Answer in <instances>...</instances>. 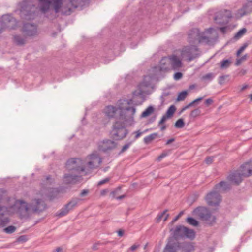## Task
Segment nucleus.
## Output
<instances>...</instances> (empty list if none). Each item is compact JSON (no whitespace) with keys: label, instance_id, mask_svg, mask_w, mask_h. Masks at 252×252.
<instances>
[{"label":"nucleus","instance_id":"nucleus-1","mask_svg":"<svg viewBox=\"0 0 252 252\" xmlns=\"http://www.w3.org/2000/svg\"><path fill=\"white\" fill-rule=\"evenodd\" d=\"M88 0H38L40 11L45 14L52 7L55 13L61 12L62 15H69L73 10L82 7Z\"/></svg>","mask_w":252,"mask_h":252},{"label":"nucleus","instance_id":"nucleus-2","mask_svg":"<svg viewBox=\"0 0 252 252\" xmlns=\"http://www.w3.org/2000/svg\"><path fill=\"white\" fill-rule=\"evenodd\" d=\"M30 211V204L28 205L25 201L10 197L4 200L3 195L0 194V214L9 215L17 213L21 217H25Z\"/></svg>","mask_w":252,"mask_h":252},{"label":"nucleus","instance_id":"nucleus-3","mask_svg":"<svg viewBox=\"0 0 252 252\" xmlns=\"http://www.w3.org/2000/svg\"><path fill=\"white\" fill-rule=\"evenodd\" d=\"M216 29L209 28L204 32H200L197 28H193L188 32V40L190 44L200 43L204 45H212L218 39Z\"/></svg>","mask_w":252,"mask_h":252},{"label":"nucleus","instance_id":"nucleus-4","mask_svg":"<svg viewBox=\"0 0 252 252\" xmlns=\"http://www.w3.org/2000/svg\"><path fill=\"white\" fill-rule=\"evenodd\" d=\"M132 99H120L118 102L119 111V120L126 125H131L134 122L136 113L135 105Z\"/></svg>","mask_w":252,"mask_h":252},{"label":"nucleus","instance_id":"nucleus-5","mask_svg":"<svg viewBox=\"0 0 252 252\" xmlns=\"http://www.w3.org/2000/svg\"><path fill=\"white\" fill-rule=\"evenodd\" d=\"M20 15L24 20L33 19L36 15L35 5L29 0H24L20 4Z\"/></svg>","mask_w":252,"mask_h":252},{"label":"nucleus","instance_id":"nucleus-6","mask_svg":"<svg viewBox=\"0 0 252 252\" xmlns=\"http://www.w3.org/2000/svg\"><path fill=\"white\" fill-rule=\"evenodd\" d=\"M193 215L196 216L209 225H212L216 221V217L212 215L210 210L205 207L199 206L192 212Z\"/></svg>","mask_w":252,"mask_h":252},{"label":"nucleus","instance_id":"nucleus-7","mask_svg":"<svg viewBox=\"0 0 252 252\" xmlns=\"http://www.w3.org/2000/svg\"><path fill=\"white\" fill-rule=\"evenodd\" d=\"M80 162L81 160L79 158H71L66 162V168L69 171L72 173L80 174L82 172L83 176L90 174L89 170H86L84 166L80 165Z\"/></svg>","mask_w":252,"mask_h":252},{"label":"nucleus","instance_id":"nucleus-8","mask_svg":"<svg viewBox=\"0 0 252 252\" xmlns=\"http://www.w3.org/2000/svg\"><path fill=\"white\" fill-rule=\"evenodd\" d=\"M126 125L119 121H116L111 132V137L116 140H120L126 137L128 133L127 129L125 128Z\"/></svg>","mask_w":252,"mask_h":252},{"label":"nucleus","instance_id":"nucleus-9","mask_svg":"<svg viewBox=\"0 0 252 252\" xmlns=\"http://www.w3.org/2000/svg\"><path fill=\"white\" fill-rule=\"evenodd\" d=\"M220 182L215 186V189L207 194L205 197V200L207 204L212 207H216L219 205L220 201Z\"/></svg>","mask_w":252,"mask_h":252},{"label":"nucleus","instance_id":"nucleus-10","mask_svg":"<svg viewBox=\"0 0 252 252\" xmlns=\"http://www.w3.org/2000/svg\"><path fill=\"white\" fill-rule=\"evenodd\" d=\"M86 160H87L86 166L88 168L86 170H89L90 173H91V170L97 168L102 162V158L96 151L88 155Z\"/></svg>","mask_w":252,"mask_h":252},{"label":"nucleus","instance_id":"nucleus-11","mask_svg":"<svg viewBox=\"0 0 252 252\" xmlns=\"http://www.w3.org/2000/svg\"><path fill=\"white\" fill-rule=\"evenodd\" d=\"M198 49L194 45L184 47L181 51V56L186 58L188 61H191L199 55L198 53Z\"/></svg>","mask_w":252,"mask_h":252},{"label":"nucleus","instance_id":"nucleus-12","mask_svg":"<svg viewBox=\"0 0 252 252\" xmlns=\"http://www.w3.org/2000/svg\"><path fill=\"white\" fill-rule=\"evenodd\" d=\"M47 208V205L41 199H35L30 204L31 211L34 213H40L44 211Z\"/></svg>","mask_w":252,"mask_h":252},{"label":"nucleus","instance_id":"nucleus-13","mask_svg":"<svg viewBox=\"0 0 252 252\" xmlns=\"http://www.w3.org/2000/svg\"><path fill=\"white\" fill-rule=\"evenodd\" d=\"M1 25L5 28L10 29H14L17 26V21L10 14L4 15L1 17V20L0 21Z\"/></svg>","mask_w":252,"mask_h":252},{"label":"nucleus","instance_id":"nucleus-14","mask_svg":"<svg viewBox=\"0 0 252 252\" xmlns=\"http://www.w3.org/2000/svg\"><path fill=\"white\" fill-rule=\"evenodd\" d=\"M22 32L27 36H34L37 33V26L35 24L25 23L23 24Z\"/></svg>","mask_w":252,"mask_h":252},{"label":"nucleus","instance_id":"nucleus-15","mask_svg":"<svg viewBox=\"0 0 252 252\" xmlns=\"http://www.w3.org/2000/svg\"><path fill=\"white\" fill-rule=\"evenodd\" d=\"M117 143L109 139H105L98 143V147L100 151L106 152L115 149Z\"/></svg>","mask_w":252,"mask_h":252},{"label":"nucleus","instance_id":"nucleus-16","mask_svg":"<svg viewBox=\"0 0 252 252\" xmlns=\"http://www.w3.org/2000/svg\"><path fill=\"white\" fill-rule=\"evenodd\" d=\"M151 77L149 76H145L143 81L140 83L138 87L139 88V91H135L133 92V94L134 96L141 95L143 93H145L144 89L147 87H149L151 85Z\"/></svg>","mask_w":252,"mask_h":252},{"label":"nucleus","instance_id":"nucleus-17","mask_svg":"<svg viewBox=\"0 0 252 252\" xmlns=\"http://www.w3.org/2000/svg\"><path fill=\"white\" fill-rule=\"evenodd\" d=\"M82 179V176L71 173L65 174L63 176V182L66 184H75Z\"/></svg>","mask_w":252,"mask_h":252},{"label":"nucleus","instance_id":"nucleus-18","mask_svg":"<svg viewBox=\"0 0 252 252\" xmlns=\"http://www.w3.org/2000/svg\"><path fill=\"white\" fill-rule=\"evenodd\" d=\"M179 242L173 237H169L164 249L163 252H177L179 250Z\"/></svg>","mask_w":252,"mask_h":252},{"label":"nucleus","instance_id":"nucleus-19","mask_svg":"<svg viewBox=\"0 0 252 252\" xmlns=\"http://www.w3.org/2000/svg\"><path fill=\"white\" fill-rule=\"evenodd\" d=\"M244 177H248L252 175V160L246 162L238 169Z\"/></svg>","mask_w":252,"mask_h":252},{"label":"nucleus","instance_id":"nucleus-20","mask_svg":"<svg viewBox=\"0 0 252 252\" xmlns=\"http://www.w3.org/2000/svg\"><path fill=\"white\" fill-rule=\"evenodd\" d=\"M170 69L174 70H179L183 65L181 60L175 55H172L169 56Z\"/></svg>","mask_w":252,"mask_h":252},{"label":"nucleus","instance_id":"nucleus-21","mask_svg":"<svg viewBox=\"0 0 252 252\" xmlns=\"http://www.w3.org/2000/svg\"><path fill=\"white\" fill-rule=\"evenodd\" d=\"M243 178L244 177L241 175V173L237 170L230 174L228 177V179L234 184L238 185L242 181Z\"/></svg>","mask_w":252,"mask_h":252},{"label":"nucleus","instance_id":"nucleus-22","mask_svg":"<svg viewBox=\"0 0 252 252\" xmlns=\"http://www.w3.org/2000/svg\"><path fill=\"white\" fill-rule=\"evenodd\" d=\"M185 226L180 225L177 226L175 229H171L170 231H173V238L178 241L179 239L185 238Z\"/></svg>","mask_w":252,"mask_h":252},{"label":"nucleus","instance_id":"nucleus-23","mask_svg":"<svg viewBox=\"0 0 252 252\" xmlns=\"http://www.w3.org/2000/svg\"><path fill=\"white\" fill-rule=\"evenodd\" d=\"M252 12V2H249L245 3L241 8L238 10V14L240 17L248 15Z\"/></svg>","mask_w":252,"mask_h":252},{"label":"nucleus","instance_id":"nucleus-24","mask_svg":"<svg viewBox=\"0 0 252 252\" xmlns=\"http://www.w3.org/2000/svg\"><path fill=\"white\" fill-rule=\"evenodd\" d=\"M179 249H181L182 252H192L194 250L192 243L186 242H179Z\"/></svg>","mask_w":252,"mask_h":252},{"label":"nucleus","instance_id":"nucleus-25","mask_svg":"<svg viewBox=\"0 0 252 252\" xmlns=\"http://www.w3.org/2000/svg\"><path fill=\"white\" fill-rule=\"evenodd\" d=\"M160 67L161 71H166L170 69L169 56L164 57L160 61Z\"/></svg>","mask_w":252,"mask_h":252},{"label":"nucleus","instance_id":"nucleus-26","mask_svg":"<svg viewBox=\"0 0 252 252\" xmlns=\"http://www.w3.org/2000/svg\"><path fill=\"white\" fill-rule=\"evenodd\" d=\"M232 17L231 11L224 10L221 13V25L227 24Z\"/></svg>","mask_w":252,"mask_h":252},{"label":"nucleus","instance_id":"nucleus-27","mask_svg":"<svg viewBox=\"0 0 252 252\" xmlns=\"http://www.w3.org/2000/svg\"><path fill=\"white\" fill-rule=\"evenodd\" d=\"M117 109L113 106H108L105 109V114L109 118L115 116Z\"/></svg>","mask_w":252,"mask_h":252},{"label":"nucleus","instance_id":"nucleus-28","mask_svg":"<svg viewBox=\"0 0 252 252\" xmlns=\"http://www.w3.org/2000/svg\"><path fill=\"white\" fill-rule=\"evenodd\" d=\"M59 192L58 189L53 188L47 195V197L50 200H53L58 197Z\"/></svg>","mask_w":252,"mask_h":252},{"label":"nucleus","instance_id":"nucleus-29","mask_svg":"<svg viewBox=\"0 0 252 252\" xmlns=\"http://www.w3.org/2000/svg\"><path fill=\"white\" fill-rule=\"evenodd\" d=\"M185 238H188L190 240H193L195 237V233L194 231L186 227H185Z\"/></svg>","mask_w":252,"mask_h":252},{"label":"nucleus","instance_id":"nucleus-30","mask_svg":"<svg viewBox=\"0 0 252 252\" xmlns=\"http://www.w3.org/2000/svg\"><path fill=\"white\" fill-rule=\"evenodd\" d=\"M13 40L14 42L19 46L24 45L26 43L25 39L20 35L13 36Z\"/></svg>","mask_w":252,"mask_h":252},{"label":"nucleus","instance_id":"nucleus-31","mask_svg":"<svg viewBox=\"0 0 252 252\" xmlns=\"http://www.w3.org/2000/svg\"><path fill=\"white\" fill-rule=\"evenodd\" d=\"M68 206H69V205L65 204L63 207L58 212L56 213V216L61 218L66 215L69 213L68 210L67 209Z\"/></svg>","mask_w":252,"mask_h":252},{"label":"nucleus","instance_id":"nucleus-32","mask_svg":"<svg viewBox=\"0 0 252 252\" xmlns=\"http://www.w3.org/2000/svg\"><path fill=\"white\" fill-rule=\"evenodd\" d=\"M158 133H154L150 135L145 137L144 138V142L146 144H148L151 143L153 140L156 138L158 136Z\"/></svg>","mask_w":252,"mask_h":252},{"label":"nucleus","instance_id":"nucleus-33","mask_svg":"<svg viewBox=\"0 0 252 252\" xmlns=\"http://www.w3.org/2000/svg\"><path fill=\"white\" fill-rule=\"evenodd\" d=\"M80 199L77 198H72L69 202H68L66 204H69V206H68L67 209L68 211L69 212L70 210H72L74 207L76 206L79 201Z\"/></svg>","mask_w":252,"mask_h":252},{"label":"nucleus","instance_id":"nucleus-34","mask_svg":"<svg viewBox=\"0 0 252 252\" xmlns=\"http://www.w3.org/2000/svg\"><path fill=\"white\" fill-rule=\"evenodd\" d=\"M154 111V108L152 106H149L148 108H147L145 111H144L141 115V117L142 118L146 117L150 115H151Z\"/></svg>","mask_w":252,"mask_h":252},{"label":"nucleus","instance_id":"nucleus-35","mask_svg":"<svg viewBox=\"0 0 252 252\" xmlns=\"http://www.w3.org/2000/svg\"><path fill=\"white\" fill-rule=\"evenodd\" d=\"M176 110V107L174 105H172L167 109L165 115L169 118H171L173 116Z\"/></svg>","mask_w":252,"mask_h":252},{"label":"nucleus","instance_id":"nucleus-36","mask_svg":"<svg viewBox=\"0 0 252 252\" xmlns=\"http://www.w3.org/2000/svg\"><path fill=\"white\" fill-rule=\"evenodd\" d=\"M186 222L193 226H197L199 224L198 221L192 217H188L186 219Z\"/></svg>","mask_w":252,"mask_h":252},{"label":"nucleus","instance_id":"nucleus-37","mask_svg":"<svg viewBox=\"0 0 252 252\" xmlns=\"http://www.w3.org/2000/svg\"><path fill=\"white\" fill-rule=\"evenodd\" d=\"M232 61L230 59L223 60L221 61V68H227L232 64Z\"/></svg>","mask_w":252,"mask_h":252},{"label":"nucleus","instance_id":"nucleus-38","mask_svg":"<svg viewBox=\"0 0 252 252\" xmlns=\"http://www.w3.org/2000/svg\"><path fill=\"white\" fill-rule=\"evenodd\" d=\"M174 126L177 128H182L185 126V122L182 118L178 119L175 123Z\"/></svg>","mask_w":252,"mask_h":252},{"label":"nucleus","instance_id":"nucleus-39","mask_svg":"<svg viewBox=\"0 0 252 252\" xmlns=\"http://www.w3.org/2000/svg\"><path fill=\"white\" fill-rule=\"evenodd\" d=\"M187 94L188 93L187 91L180 92L178 95L177 100L178 101L184 100L187 97Z\"/></svg>","mask_w":252,"mask_h":252},{"label":"nucleus","instance_id":"nucleus-40","mask_svg":"<svg viewBox=\"0 0 252 252\" xmlns=\"http://www.w3.org/2000/svg\"><path fill=\"white\" fill-rule=\"evenodd\" d=\"M247 32V29L246 28H242L241 30H240L235 35L234 38L235 39H238L241 37L243 35H244Z\"/></svg>","mask_w":252,"mask_h":252},{"label":"nucleus","instance_id":"nucleus-41","mask_svg":"<svg viewBox=\"0 0 252 252\" xmlns=\"http://www.w3.org/2000/svg\"><path fill=\"white\" fill-rule=\"evenodd\" d=\"M231 189V185L230 184L227 183L224 181H221V190H228Z\"/></svg>","mask_w":252,"mask_h":252},{"label":"nucleus","instance_id":"nucleus-42","mask_svg":"<svg viewBox=\"0 0 252 252\" xmlns=\"http://www.w3.org/2000/svg\"><path fill=\"white\" fill-rule=\"evenodd\" d=\"M16 227L14 226L10 225L4 229V231L8 234H11L15 232Z\"/></svg>","mask_w":252,"mask_h":252},{"label":"nucleus","instance_id":"nucleus-43","mask_svg":"<svg viewBox=\"0 0 252 252\" xmlns=\"http://www.w3.org/2000/svg\"><path fill=\"white\" fill-rule=\"evenodd\" d=\"M4 215H3L4 216ZM0 216L3 215L0 214ZM9 221V220L8 217H4L3 219H0V226H4L6 225Z\"/></svg>","mask_w":252,"mask_h":252},{"label":"nucleus","instance_id":"nucleus-44","mask_svg":"<svg viewBox=\"0 0 252 252\" xmlns=\"http://www.w3.org/2000/svg\"><path fill=\"white\" fill-rule=\"evenodd\" d=\"M248 45L249 44L248 43H245L237 51V56H239L241 53L243 52L244 51V50L248 47Z\"/></svg>","mask_w":252,"mask_h":252},{"label":"nucleus","instance_id":"nucleus-45","mask_svg":"<svg viewBox=\"0 0 252 252\" xmlns=\"http://www.w3.org/2000/svg\"><path fill=\"white\" fill-rule=\"evenodd\" d=\"M247 57H248V55L245 54L244 56H243L242 57H241L240 58L237 59L236 60V62L235 63V65L236 66H239V65H240V64L243 61H245L246 60Z\"/></svg>","mask_w":252,"mask_h":252},{"label":"nucleus","instance_id":"nucleus-46","mask_svg":"<svg viewBox=\"0 0 252 252\" xmlns=\"http://www.w3.org/2000/svg\"><path fill=\"white\" fill-rule=\"evenodd\" d=\"M200 110L197 108L192 110L190 113V116L192 117H196L200 114Z\"/></svg>","mask_w":252,"mask_h":252},{"label":"nucleus","instance_id":"nucleus-47","mask_svg":"<svg viewBox=\"0 0 252 252\" xmlns=\"http://www.w3.org/2000/svg\"><path fill=\"white\" fill-rule=\"evenodd\" d=\"M28 240V238L26 235H21L19 236L16 240L17 242L24 243Z\"/></svg>","mask_w":252,"mask_h":252},{"label":"nucleus","instance_id":"nucleus-48","mask_svg":"<svg viewBox=\"0 0 252 252\" xmlns=\"http://www.w3.org/2000/svg\"><path fill=\"white\" fill-rule=\"evenodd\" d=\"M131 143H132V142H129L127 143H126V144H125L124 146H123L121 151L120 152V154L123 153L124 152H125L126 150H127V149L131 145Z\"/></svg>","mask_w":252,"mask_h":252},{"label":"nucleus","instance_id":"nucleus-49","mask_svg":"<svg viewBox=\"0 0 252 252\" xmlns=\"http://www.w3.org/2000/svg\"><path fill=\"white\" fill-rule=\"evenodd\" d=\"M183 77V74L181 72H176L174 75V79L176 80H180Z\"/></svg>","mask_w":252,"mask_h":252},{"label":"nucleus","instance_id":"nucleus-50","mask_svg":"<svg viewBox=\"0 0 252 252\" xmlns=\"http://www.w3.org/2000/svg\"><path fill=\"white\" fill-rule=\"evenodd\" d=\"M184 214V211H181L179 214L172 220L171 224L174 223Z\"/></svg>","mask_w":252,"mask_h":252},{"label":"nucleus","instance_id":"nucleus-51","mask_svg":"<svg viewBox=\"0 0 252 252\" xmlns=\"http://www.w3.org/2000/svg\"><path fill=\"white\" fill-rule=\"evenodd\" d=\"M168 118H169L168 117L166 116V115H164L162 117V118H161V120H160V121L158 122V125L159 126V125H163Z\"/></svg>","mask_w":252,"mask_h":252},{"label":"nucleus","instance_id":"nucleus-52","mask_svg":"<svg viewBox=\"0 0 252 252\" xmlns=\"http://www.w3.org/2000/svg\"><path fill=\"white\" fill-rule=\"evenodd\" d=\"M111 178L110 177L106 178L105 179H104L101 181H100L98 183V186H101L104 184H105L107 182H108L110 180Z\"/></svg>","mask_w":252,"mask_h":252},{"label":"nucleus","instance_id":"nucleus-53","mask_svg":"<svg viewBox=\"0 0 252 252\" xmlns=\"http://www.w3.org/2000/svg\"><path fill=\"white\" fill-rule=\"evenodd\" d=\"M230 29V26H228L221 27V33L224 34L226 33Z\"/></svg>","mask_w":252,"mask_h":252},{"label":"nucleus","instance_id":"nucleus-54","mask_svg":"<svg viewBox=\"0 0 252 252\" xmlns=\"http://www.w3.org/2000/svg\"><path fill=\"white\" fill-rule=\"evenodd\" d=\"M168 155L167 153H165V152H163L159 156H158V157L157 158V160L158 161H160L161 160V159L165 157L166 156H167Z\"/></svg>","mask_w":252,"mask_h":252},{"label":"nucleus","instance_id":"nucleus-55","mask_svg":"<svg viewBox=\"0 0 252 252\" xmlns=\"http://www.w3.org/2000/svg\"><path fill=\"white\" fill-rule=\"evenodd\" d=\"M103 243H101L100 242H98L97 243H94L92 246V249L93 250H96L98 249V246L102 245Z\"/></svg>","mask_w":252,"mask_h":252},{"label":"nucleus","instance_id":"nucleus-56","mask_svg":"<svg viewBox=\"0 0 252 252\" xmlns=\"http://www.w3.org/2000/svg\"><path fill=\"white\" fill-rule=\"evenodd\" d=\"M143 132H141L140 130H138L137 131L134 132L133 134H135V137H134V140L138 138L142 134Z\"/></svg>","mask_w":252,"mask_h":252},{"label":"nucleus","instance_id":"nucleus-57","mask_svg":"<svg viewBox=\"0 0 252 252\" xmlns=\"http://www.w3.org/2000/svg\"><path fill=\"white\" fill-rule=\"evenodd\" d=\"M212 78V74L211 73H208L202 77L203 80H211Z\"/></svg>","mask_w":252,"mask_h":252},{"label":"nucleus","instance_id":"nucleus-58","mask_svg":"<svg viewBox=\"0 0 252 252\" xmlns=\"http://www.w3.org/2000/svg\"><path fill=\"white\" fill-rule=\"evenodd\" d=\"M205 161L207 164H210L213 161V158L211 157H208L206 158Z\"/></svg>","mask_w":252,"mask_h":252},{"label":"nucleus","instance_id":"nucleus-59","mask_svg":"<svg viewBox=\"0 0 252 252\" xmlns=\"http://www.w3.org/2000/svg\"><path fill=\"white\" fill-rule=\"evenodd\" d=\"M212 102H213V100L211 98H208L205 100L204 103L206 106H208L210 105L211 104H212Z\"/></svg>","mask_w":252,"mask_h":252},{"label":"nucleus","instance_id":"nucleus-60","mask_svg":"<svg viewBox=\"0 0 252 252\" xmlns=\"http://www.w3.org/2000/svg\"><path fill=\"white\" fill-rule=\"evenodd\" d=\"M89 191L88 190H86V189H84L80 193V196L81 197H83V196H86V195H87V194L88 193Z\"/></svg>","mask_w":252,"mask_h":252},{"label":"nucleus","instance_id":"nucleus-61","mask_svg":"<svg viewBox=\"0 0 252 252\" xmlns=\"http://www.w3.org/2000/svg\"><path fill=\"white\" fill-rule=\"evenodd\" d=\"M163 218L162 217V215H160V214H158L157 217V218H156V222L157 223H158L160 221V220H161L162 218Z\"/></svg>","mask_w":252,"mask_h":252},{"label":"nucleus","instance_id":"nucleus-62","mask_svg":"<svg viewBox=\"0 0 252 252\" xmlns=\"http://www.w3.org/2000/svg\"><path fill=\"white\" fill-rule=\"evenodd\" d=\"M118 235L119 237H122L124 234V231L122 229H119L118 231Z\"/></svg>","mask_w":252,"mask_h":252},{"label":"nucleus","instance_id":"nucleus-63","mask_svg":"<svg viewBox=\"0 0 252 252\" xmlns=\"http://www.w3.org/2000/svg\"><path fill=\"white\" fill-rule=\"evenodd\" d=\"M246 70L245 69H241L239 72L238 73V74L240 76L244 75L246 73Z\"/></svg>","mask_w":252,"mask_h":252},{"label":"nucleus","instance_id":"nucleus-64","mask_svg":"<svg viewBox=\"0 0 252 252\" xmlns=\"http://www.w3.org/2000/svg\"><path fill=\"white\" fill-rule=\"evenodd\" d=\"M138 245H136L135 244L133 245L130 247L129 250L132 251H133L135 250L138 248Z\"/></svg>","mask_w":252,"mask_h":252}]
</instances>
